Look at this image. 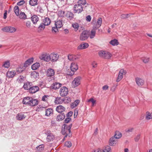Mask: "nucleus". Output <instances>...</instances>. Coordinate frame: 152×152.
<instances>
[{"label": "nucleus", "mask_w": 152, "mask_h": 152, "mask_svg": "<svg viewBox=\"0 0 152 152\" xmlns=\"http://www.w3.org/2000/svg\"><path fill=\"white\" fill-rule=\"evenodd\" d=\"M95 20V23H94V25L93 27V29L91 31L90 34H89V36L90 39L93 38L95 36L96 32L95 31L99 28L101 26L102 23V19L101 18H99L96 22Z\"/></svg>", "instance_id": "nucleus-1"}, {"label": "nucleus", "mask_w": 152, "mask_h": 152, "mask_svg": "<svg viewBox=\"0 0 152 152\" xmlns=\"http://www.w3.org/2000/svg\"><path fill=\"white\" fill-rule=\"evenodd\" d=\"M64 128L62 129L61 132L63 134H66L65 137L67 136L70 137L72 136V134L71 133V129L72 126V124L69 125L68 126L66 124H64L63 126Z\"/></svg>", "instance_id": "nucleus-2"}, {"label": "nucleus", "mask_w": 152, "mask_h": 152, "mask_svg": "<svg viewBox=\"0 0 152 152\" xmlns=\"http://www.w3.org/2000/svg\"><path fill=\"white\" fill-rule=\"evenodd\" d=\"M25 77L22 75H20L17 79L16 82V83L20 84L23 83L24 84L23 86H31L33 85L32 83L31 82H30L28 81L25 82Z\"/></svg>", "instance_id": "nucleus-3"}, {"label": "nucleus", "mask_w": 152, "mask_h": 152, "mask_svg": "<svg viewBox=\"0 0 152 152\" xmlns=\"http://www.w3.org/2000/svg\"><path fill=\"white\" fill-rule=\"evenodd\" d=\"M99 55L100 57L105 59H109L112 56L110 52L105 51H100Z\"/></svg>", "instance_id": "nucleus-4"}, {"label": "nucleus", "mask_w": 152, "mask_h": 152, "mask_svg": "<svg viewBox=\"0 0 152 152\" xmlns=\"http://www.w3.org/2000/svg\"><path fill=\"white\" fill-rule=\"evenodd\" d=\"M73 10L74 13H79L83 11V7L82 5L77 3L74 5Z\"/></svg>", "instance_id": "nucleus-5"}, {"label": "nucleus", "mask_w": 152, "mask_h": 152, "mask_svg": "<svg viewBox=\"0 0 152 152\" xmlns=\"http://www.w3.org/2000/svg\"><path fill=\"white\" fill-rule=\"evenodd\" d=\"M89 37V32L87 31H84L80 34V39L81 41H85Z\"/></svg>", "instance_id": "nucleus-6"}, {"label": "nucleus", "mask_w": 152, "mask_h": 152, "mask_svg": "<svg viewBox=\"0 0 152 152\" xmlns=\"http://www.w3.org/2000/svg\"><path fill=\"white\" fill-rule=\"evenodd\" d=\"M45 134L47 136L46 140L47 142H50L53 140L54 136L50 131H47Z\"/></svg>", "instance_id": "nucleus-7"}, {"label": "nucleus", "mask_w": 152, "mask_h": 152, "mask_svg": "<svg viewBox=\"0 0 152 152\" xmlns=\"http://www.w3.org/2000/svg\"><path fill=\"white\" fill-rule=\"evenodd\" d=\"M1 30L5 32L14 33L16 31V29L14 27L12 26H6L2 28Z\"/></svg>", "instance_id": "nucleus-8"}, {"label": "nucleus", "mask_w": 152, "mask_h": 152, "mask_svg": "<svg viewBox=\"0 0 152 152\" xmlns=\"http://www.w3.org/2000/svg\"><path fill=\"white\" fill-rule=\"evenodd\" d=\"M126 73V71L124 69H121L120 70L118 76L116 80L117 82H119L123 78V75H125Z\"/></svg>", "instance_id": "nucleus-9"}, {"label": "nucleus", "mask_w": 152, "mask_h": 152, "mask_svg": "<svg viewBox=\"0 0 152 152\" xmlns=\"http://www.w3.org/2000/svg\"><path fill=\"white\" fill-rule=\"evenodd\" d=\"M39 58L42 60L48 62L51 60L50 55L49 54L44 53L42 54L39 57Z\"/></svg>", "instance_id": "nucleus-10"}, {"label": "nucleus", "mask_w": 152, "mask_h": 152, "mask_svg": "<svg viewBox=\"0 0 152 152\" xmlns=\"http://www.w3.org/2000/svg\"><path fill=\"white\" fill-rule=\"evenodd\" d=\"M68 92L67 88L65 86L62 87L60 89V94L62 96H66Z\"/></svg>", "instance_id": "nucleus-11"}, {"label": "nucleus", "mask_w": 152, "mask_h": 152, "mask_svg": "<svg viewBox=\"0 0 152 152\" xmlns=\"http://www.w3.org/2000/svg\"><path fill=\"white\" fill-rule=\"evenodd\" d=\"M26 117V115H25L24 113H20L18 114L16 117L17 120L19 121H22L25 119Z\"/></svg>", "instance_id": "nucleus-12"}, {"label": "nucleus", "mask_w": 152, "mask_h": 152, "mask_svg": "<svg viewBox=\"0 0 152 152\" xmlns=\"http://www.w3.org/2000/svg\"><path fill=\"white\" fill-rule=\"evenodd\" d=\"M135 81L137 84L138 86H142L144 84V80L140 77H136L135 78Z\"/></svg>", "instance_id": "nucleus-13"}, {"label": "nucleus", "mask_w": 152, "mask_h": 152, "mask_svg": "<svg viewBox=\"0 0 152 152\" xmlns=\"http://www.w3.org/2000/svg\"><path fill=\"white\" fill-rule=\"evenodd\" d=\"M59 55L58 54L52 53L50 55V58L51 61L55 62L56 61L58 58Z\"/></svg>", "instance_id": "nucleus-14"}, {"label": "nucleus", "mask_w": 152, "mask_h": 152, "mask_svg": "<svg viewBox=\"0 0 152 152\" xmlns=\"http://www.w3.org/2000/svg\"><path fill=\"white\" fill-rule=\"evenodd\" d=\"M89 45L87 43H82L79 45L77 47L78 50H81L86 49L88 47Z\"/></svg>", "instance_id": "nucleus-15"}, {"label": "nucleus", "mask_w": 152, "mask_h": 152, "mask_svg": "<svg viewBox=\"0 0 152 152\" xmlns=\"http://www.w3.org/2000/svg\"><path fill=\"white\" fill-rule=\"evenodd\" d=\"M46 75L48 77H51L54 75V69L51 68L48 69L46 72Z\"/></svg>", "instance_id": "nucleus-16"}, {"label": "nucleus", "mask_w": 152, "mask_h": 152, "mask_svg": "<svg viewBox=\"0 0 152 152\" xmlns=\"http://www.w3.org/2000/svg\"><path fill=\"white\" fill-rule=\"evenodd\" d=\"M68 59L70 61H74L79 58V56L72 54H69L68 56Z\"/></svg>", "instance_id": "nucleus-17"}, {"label": "nucleus", "mask_w": 152, "mask_h": 152, "mask_svg": "<svg viewBox=\"0 0 152 152\" xmlns=\"http://www.w3.org/2000/svg\"><path fill=\"white\" fill-rule=\"evenodd\" d=\"M116 138L113 137L110 138L109 140V145L111 146H114L117 143Z\"/></svg>", "instance_id": "nucleus-18"}, {"label": "nucleus", "mask_w": 152, "mask_h": 152, "mask_svg": "<svg viewBox=\"0 0 152 152\" xmlns=\"http://www.w3.org/2000/svg\"><path fill=\"white\" fill-rule=\"evenodd\" d=\"M29 90L31 93H34L39 90V88L38 86H32L31 87H29Z\"/></svg>", "instance_id": "nucleus-19"}, {"label": "nucleus", "mask_w": 152, "mask_h": 152, "mask_svg": "<svg viewBox=\"0 0 152 152\" xmlns=\"http://www.w3.org/2000/svg\"><path fill=\"white\" fill-rule=\"evenodd\" d=\"M33 60L34 59L33 58H31L28 59L25 62L24 64V67H26L30 65L33 62Z\"/></svg>", "instance_id": "nucleus-20"}, {"label": "nucleus", "mask_w": 152, "mask_h": 152, "mask_svg": "<svg viewBox=\"0 0 152 152\" xmlns=\"http://www.w3.org/2000/svg\"><path fill=\"white\" fill-rule=\"evenodd\" d=\"M31 97H27L23 98V103L25 104H27L29 105L30 101H31Z\"/></svg>", "instance_id": "nucleus-21"}, {"label": "nucleus", "mask_w": 152, "mask_h": 152, "mask_svg": "<svg viewBox=\"0 0 152 152\" xmlns=\"http://www.w3.org/2000/svg\"><path fill=\"white\" fill-rule=\"evenodd\" d=\"M70 68L72 72H75L78 69V66L77 64L72 63L71 64Z\"/></svg>", "instance_id": "nucleus-22"}, {"label": "nucleus", "mask_w": 152, "mask_h": 152, "mask_svg": "<svg viewBox=\"0 0 152 152\" xmlns=\"http://www.w3.org/2000/svg\"><path fill=\"white\" fill-rule=\"evenodd\" d=\"M65 110V108L61 105L57 106L56 108V110L58 112L62 113Z\"/></svg>", "instance_id": "nucleus-23"}, {"label": "nucleus", "mask_w": 152, "mask_h": 152, "mask_svg": "<svg viewBox=\"0 0 152 152\" xmlns=\"http://www.w3.org/2000/svg\"><path fill=\"white\" fill-rule=\"evenodd\" d=\"M80 77H76L72 82V84H75L76 86H79L80 84Z\"/></svg>", "instance_id": "nucleus-24"}, {"label": "nucleus", "mask_w": 152, "mask_h": 152, "mask_svg": "<svg viewBox=\"0 0 152 152\" xmlns=\"http://www.w3.org/2000/svg\"><path fill=\"white\" fill-rule=\"evenodd\" d=\"M31 101H30L29 105L31 106H34L38 104V100L36 99H33L31 97Z\"/></svg>", "instance_id": "nucleus-25"}, {"label": "nucleus", "mask_w": 152, "mask_h": 152, "mask_svg": "<svg viewBox=\"0 0 152 152\" xmlns=\"http://www.w3.org/2000/svg\"><path fill=\"white\" fill-rule=\"evenodd\" d=\"M65 116L64 113H62L59 114L57 117L56 120L58 121H62L64 119Z\"/></svg>", "instance_id": "nucleus-26"}, {"label": "nucleus", "mask_w": 152, "mask_h": 152, "mask_svg": "<svg viewBox=\"0 0 152 152\" xmlns=\"http://www.w3.org/2000/svg\"><path fill=\"white\" fill-rule=\"evenodd\" d=\"M62 20H58L57 21L55 22V26H56L60 28L63 26Z\"/></svg>", "instance_id": "nucleus-27"}, {"label": "nucleus", "mask_w": 152, "mask_h": 152, "mask_svg": "<svg viewBox=\"0 0 152 152\" xmlns=\"http://www.w3.org/2000/svg\"><path fill=\"white\" fill-rule=\"evenodd\" d=\"M64 100L62 99L61 97H57L56 98L54 102L56 104H62Z\"/></svg>", "instance_id": "nucleus-28"}, {"label": "nucleus", "mask_w": 152, "mask_h": 152, "mask_svg": "<svg viewBox=\"0 0 152 152\" xmlns=\"http://www.w3.org/2000/svg\"><path fill=\"white\" fill-rule=\"evenodd\" d=\"M66 16L68 19L71 20L73 18L74 14L72 12L69 11L67 12Z\"/></svg>", "instance_id": "nucleus-29"}, {"label": "nucleus", "mask_w": 152, "mask_h": 152, "mask_svg": "<svg viewBox=\"0 0 152 152\" xmlns=\"http://www.w3.org/2000/svg\"><path fill=\"white\" fill-rule=\"evenodd\" d=\"M31 21L34 24L37 23L39 20V18L36 15H34L31 17Z\"/></svg>", "instance_id": "nucleus-30"}, {"label": "nucleus", "mask_w": 152, "mask_h": 152, "mask_svg": "<svg viewBox=\"0 0 152 152\" xmlns=\"http://www.w3.org/2000/svg\"><path fill=\"white\" fill-rule=\"evenodd\" d=\"M19 18L21 19L25 20L27 18V16L24 12H20L18 16Z\"/></svg>", "instance_id": "nucleus-31"}, {"label": "nucleus", "mask_w": 152, "mask_h": 152, "mask_svg": "<svg viewBox=\"0 0 152 152\" xmlns=\"http://www.w3.org/2000/svg\"><path fill=\"white\" fill-rule=\"evenodd\" d=\"M15 75L14 71H8L7 73V76L9 78H12Z\"/></svg>", "instance_id": "nucleus-32"}, {"label": "nucleus", "mask_w": 152, "mask_h": 152, "mask_svg": "<svg viewBox=\"0 0 152 152\" xmlns=\"http://www.w3.org/2000/svg\"><path fill=\"white\" fill-rule=\"evenodd\" d=\"M43 23L45 26L49 25L51 23V20L50 19L48 18H45L43 19Z\"/></svg>", "instance_id": "nucleus-33"}, {"label": "nucleus", "mask_w": 152, "mask_h": 152, "mask_svg": "<svg viewBox=\"0 0 152 152\" xmlns=\"http://www.w3.org/2000/svg\"><path fill=\"white\" fill-rule=\"evenodd\" d=\"M80 101L79 100H77L73 102L71 105V107L72 108H74L76 107L80 103Z\"/></svg>", "instance_id": "nucleus-34"}, {"label": "nucleus", "mask_w": 152, "mask_h": 152, "mask_svg": "<svg viewBox=\"0 0 152 152\" xmlns=\"http://www.w3.org/2000/svg\"><path fill=\"white\" fill-rule=\"evenodd\" d=\"M38 0H30L29 4L31 6H34L38 4Z\"/></svg>", "instance_id": "nucleus-35"}, {"label": "nucleus", "mask_w": 152, "mask_h": 152, "mask_svg": "<svg viewBox=\"0 0 152 152\" xmlns=\"http://www.w3.org/2000/svg\"><path fill=\"white\" fill-rule=\"evenodd\" d=\"M39 63L36 62L31 66V68L33 70H35L39 67Z\"/></svg>", "instance_id": "nucleus-36"}, {"label": "nucleus", "mask_w": 152, "mask_h": 152, "mask_svg": "<svg viewBox=\"0 0 152 152\" xmlns=\"http://www.w3.org/2000/svg\"><path fill=\"white\" fill-rule=\"evenodd\" d=\"M53 110L51 108H48L45 111V115L49 116L50 115V114L53 113Z\"/></svg>", "instance_id": "nucleus-37"}, {"label": "nucleus", "mask_w": 152, "mask_h": 152, "mask_svg": "<svg viewBox=\"0 0 152 152\" xmlns=\"http://www.w3.org/2000/svg\"><path fill=\"white\" fill-rule=\"evenodd\" d=\"M110 44L113 46H115L118 45L119 44V42L117 40L114 39L111 40L110 42Z\"/></svg>", "instance_id": "nucleus-38"}, {"label": "nucleus", "mask_w": 152, "mask_h": 152, "mask_svg": "<svg viewBox=\"0 0 152 152\" xmlns=\"http://www.w3.org/2000/svg\"><path fill=\"white\" fill-rule=\"evenodd\" d=\"M122 134L118 131L116 132L115 133L113 137H115L116 139H119L122 136Z\"/></svg>", "instance_id": "nucleus-39"}, {"label": "nucleus", "mask_w": 152, "mask_h": 152, "mask_svg": "<svg viewBox=\"0 0 152 152\" xmlns=\"http://www.w3.org/2000/svg\"><path fill=\"white\" fill-rule=\"evenodd\" d=\"M44 146L43 144H41L36 147V150L39 152H41L44 149Z\"/></svg>", "instance_id": "nucleus-40"}, {"label": "nucleus", "mask_w": 152, "mask_h": 152, "mask_svg": "<svg viewBox=\"0 0 152 152\" xmlns=\"http://www.w3.org/2000/svg\"><path fill=\"white\" fill-rule=\"evenodd\" d=\"M145 119L147 120L152 119V112L150 113L149 112H147L146 113Z\"/></svg>", "instance_id": "nucleus-41"}, {"label": "nucleus", "mask_w": 152, "mask_h": 152, "mask_svg": "<svg viewBox=\"0 0 152 152\" xmlns=\"http://www.w3.org/2000/svg\"><path fill=\"white\" fill-rule=\"evenodd\" d=\"M31 75L32 77L36 79L37 78H38L39 76V73L36 72L35 71L32 72L31 73Z\"/></svg>", "instance_id": "nucleus-42"}, {"label": "nucleus", "mask_w": 152, "mask_h": 152, "mask_svg": "<svg viewBox=\"0 0 152 152\" xmlns=\"http://www.w3.org/2000/svg\"><path fill=\"white\" fill-rule=\"evenodd\" d=\"M14 11L16 15L18 16L19 14V9L18 6H15L14 7Z\"/></svg>", "instance_id": "nucleus-43"}, {"label": "nucleus", "mask_w": 152, "mask_h": 152, "mask_svg": "<svg viewBox=\"0 0 152 152\" xmlns=\"http://www.w3.org/2000/svg\"><path fill=\"white\" fill-rule=\"evenodd\" d=\"M102 150L103 152H111V147L109 146H107L104 149Z\"/></svg>", "instance_id": "nucleus-44"}, {"label": "nucleus", "mask_w": 152, "mask_h": 152, "mask_svg": "<svg viewBox=\"0 0 152 152\" xmlns=\"http://www.w3.org/2000/svg\"><path fill=\"white\" fill-rule=\"evenodd\" d=\"M72 26L75 29V31H77L78 29L79 26L78 23H75L72 25Z\"/></svg>", "instance_id": "nucleus-45"}, {"label": "nucleus", "mask_w": 152, "mask_h": 152, "mask_svg": "<svg viewBox=\"0 0 152 152\" xmlns=\"http://www.w3.org/2000/svg\"><path fill=\"white\" fill-rule=\"evenodd\" d=\"M45 24L43 23H42L39 26L38 28L40 30H43L45 28Z\"/></svg>", "instance_id": "nucleus-46"}, {"label": "nucleus", "mask_w": 152, "mask_h": 152, "mask_svg": "<svg viewBox=\"0 0 152 152\" xmlns=\"http://www.w3.org/2000/svg\"><path fill=\"white\" fill-rule=\"evenodd\" d=\"M25 68H23L22 66L18 67L16 69V71L18 73H20L23 72L24 69Z\"/></svg>", "instance_id": "nucleus-47"}, {"label": "nucleus", "mask_w": 152, "mask_h": 152, "mask_svg": "<svg viewBox=\"0 0 152 152\" xmlns=\"http://www.w3.org/2000/svg\"><path fill=\"white\" fill-rule=\"evenodd\" d=\"M3 66L5 68H8L10 66V63L9 61H5L3 65Z\"/></svg>", "instance_id": "nucleus-48"}, {"label": "nucleus", "mask_w": 152, "mask_h": 152, "mask_svg": "<svg viewBox=\"0 0 152 152\" xmlns=\"http://www.w3.org/2000/svg\"><path fill=\"white\" fill-rule=\"evenodd\" d=\"M131 14H122L121 15V18L123 19H124L126 18H128L129 16Z\"/></svg>", "instance_id": "nucleus-49"}, {"label": "nucleus", "mask_w": 152, "mask_h": 152, "mask_svg": "<svg viewBox=\"0 0 152 152\" xmlns=\"http://www.w3.org/2000/svg\"><path fill=\"white\" fill-rule=\"evenodd\" d=\"M25 25L26 27L28 28H29L31 25V21L28 20H27L25 22Z\"/></svg>", "instance_id": "nucleus-50"}, {"label": "nucleus", "mask_w": 152, "mask_h": 152, "mask_svg": "<svg viewBox=\"0 0 152 152\" xmlns=\"http://www.w3.org/2000/svg\"><path fill=\"white\" fill-rule=\"evenodd\" d=\"M141 60L145 63H148L149 61V58L144 57L141 58Z\"/></svg>", "instance_id": "nucleus-51"}, {"label": "nucleus", "mask_w": 152, "mask_h": 152, "mask_svg": "<svg viewBox=\"0 0 152 152\" xmlns=\"http://www.w3.org/2000/svg\"><path fill=\"white\" fill-rule=\"evenodd\" d=\"M58 27L55 26L53 27L52 28V32L53 33H56L58 31Z\"/></svg>", "instance_id": "nucleus-52"}, {"label": "nucleus", "mask_w": 152, "mask_h": 152, "mask_svg": "<svg viewBox=\"0 0 152 152\" xmlns=\"http://www.w3.org/2000/svg\"><path fill=\"white\" fill-rule=\"evenodd\" d=\"M72 143L70 141L66 142H65L64 144L65 146L68 148L71 147L72 146Z\"/></svg>", "instance_id": "nucleus-53"}, {"label": "nucleus", "mask_w": 152, "mask_h": 152, "mask_svg": "<svg viewBox=\"0 0 152 152\" xmlns=\"http://www.w3.org/2000/svg\"><path fill=\"white\" fill-rule=\"evenodd\" d=\"M65 12L63 11H59L58 12V15L59 17H64Z\"/></svg>", "instance_id": "nucleus-54"}, {"label": "nucleus", "mask_w": 152, "mask_h": 152, "mask_svg": "<svg viewBox=\"0 0 152 152\" xmlns=\"http://www.w3.org/2000/svg\"><path fill=\"white\" fill-rule=\"evenodd\" d=\"M77 3L79 4L83 5H85L86 3V0H80L77 2Z\"/></svg>", "instance_id": "nucleus-55"}, {"label": "nucleus", "mask_w": 152, "mask_h": 152, "mask_svg": "<svg viewBox=\"0 0 152 152\" xmlns=\"http://www.w3.org/2000/svg\"><path fill=\"white\" fill-rule=\"evenodd\" d=\"M88 102H91L92 103V106H93L94 104L95 103L96 101L95 100H94L93 98H91L88 100Z\"/></svg>", "instance_id": "nucleus-56"}, {"label": "nucleus", "mask_w": 152, "mask_h": 152, "mask_svg": "<svg viewBox=\"0 0 152 152\" xmlns=\"http://www.w3.org/2000/svg\"><path fill=\"white\" fill-rule=\"evenodd\" d=\"M48 97V96L44 95L42 97V100L43 101H47Z\"/></svg>", "instance_id": "nucleus-57"}, {"label": "nucleus", "mask_w": 152, "mask_h": 152, "mask_svg": "<svg viewBox=\"0 0 152 152\" xmlns=\"http://www.w3.org/2000/svg\"><path fill=\"white\" fill-rule=\"evenodd\" d=\"M140 137V134H138L134 138L135 141L137 142L139 141Z\"/></svg>", "instance_id": "nucleus-58"}, {"label": "nucleus", "mask_w": 152, "mask_h": 152, "mask_svg": "<svg viewBox=\"0 0 152 152\" xmlns=\"http://www.w3.org/2000/svg\"><path fill=\"white\" fill-rule=\"evenodd\" d=\"M91 65L93 68H96L97 66V64L95 61H93L92 62L91 64Z\"/></svg>", "instance_id": "nucleus-59"}, {"label": "nucleus", "mask_w": 152, "mask_h": 152, "mask_svg": "<svg viewBox=\"0 0 152 152\" xmlns=\"http://www.w3.org/2000/svg\"><path fill=\"white\" fill-rule=\"evenodd\" d=\"M71 118L69 117L66 118L64 120V122L65 123H68L69 122L71 121Z\"/></svg>", "instance_id": "nucleus-60"}, {"label": "nucleus", "mask_w": 152, "mask_h": 152, "mask_svg": "<svg viewBox=\"0 0 152 152\" xmlns=\"http://www.w3.org/2000/svg\"><path fill=\"white\" fill-rule=\"evenodd\" d=\"M86 20L88 22H90L91 20V17L90 15L86 17Z\"/></svg>", "instance_id": "nucleus-61"}, {"label": "nucleus", "mask_w": 152, "mask_h": 152, "mask_svg": "<svg viewBox=\"0 0 152 152\" xmlns=\"http://www.w3.org/2000/svg\"><path fill=\"white\" fill-rule=\"evenodd\" d=\"M25 3V1H20L17 3V4L19 6H21L23 4Z\"/></svg>", "instance_id": "nucleus-62"}, {"label": "nucleus", "mask_w": 152, "mask_h": 152, "mask_svg": "<svg viewBox=\"0 0 152 152\" xmlns=\"http://www.w3.org/2000/svg\"><path fill=\"white\" fill-rule=\"evenodd\" d=\"M61 86H58V87H57V86H51L50 88L52 89L56 90L59 89Z\"/></svg>", "instance_id": "nucleus-63"}, {"label": "nucleus", "mask_w": 152, "mask_h": 152, "mask_svg": "<svg viewBox=\"0 0 152 152\" xmlns=\"http://www.w3.org/2000/svg\"><path fill=\"white\" fill-rule=\"evenodd\" d=\"M73 113L72 111L69 112L66 115L67 116V117H71Z\"/></svg>", "instance_id": "nucleus-64"}]
</instances>
